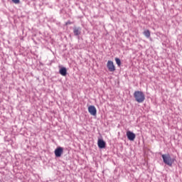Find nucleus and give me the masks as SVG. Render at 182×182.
<instances>
[{
  "mask_svg": "<svg viewBox=\"0 0 182 182\" xmlns=\"http://www.w3.org/2000/svg\"><path fill=\"white\" fill-rule=\"evenodd\" d=\"M134 97L138 103H143L146 100V96L141 91H135L134 93Z\"/></svg>",
  "mask_w": 182,
  "mask_h": 182,
  "instance_id": "f257e3e1",
  "label": "nucleus"
},
{
  "mask_svg": "<svg viewBox=\"0 0 182 182\" xmlns=\"http://www.w3.org/2000/svg\"><path fill=\"white\" fill-rule=\"evenodd\" d=\"M107 68L109 72H114V70H116V67L114 66V63L112 60L107 61Z\"/></svg>",
  "mask_w": 182,
  "mask_h": 182,
  "instance_id": "f03ea898",
  "label": "nucleus"
},
{
  "mask_svg": "<svg viewBox=\"0 0 182 182\" xmlns=\"http://www.w3.org/2000/svg\"><path fill=\"white\" fill-rule=\"evenodd\" d=\"M127 137L128 140H130V141H134V139H136V134H134L130 131H127Z\"/></svg>",
  "mask_w": 182,
  "mask_h": 182,
  "instance_id": "7ed1b4c3",
  "label": "nucleus"
},
{
  "mask_svg": "<svg viewBox=\"0 0 182 182\" xmlns=\"http://www.w3.org/2000/svg\"><path fill=\"white\" fill-rule=\"evenodd\" d=\"M88 112L91 114V116H96V114L97 113L96 107L93 105H90V107H88Z\"/></svg>",
  "mask_w": 182,
  "mask_h": 182,
  "instance_id": "20e7f679",
  "label": "nucleus"
},
{
  "mask_svg": "<svg viewBox=\"0 0 182 182\" xmlns=\"http://www.w3.org/2000/svg\"><path fill=\"white\" fill-rule=\"evenodd\" d=\"M55 157H60L63 154V148L58 147L55 150Z\"/></svg>",
  "mask_w": 182,
  "mask_h": 182,
  "instance_id": "39448f33",
  "label": "nucleus"
},
{
  "mask_svg": "<svg viewBox=\"0 0 182 182\" xmlns=\"http://www.w3.org/2000/svg\"><path fill=\"white\" fill-rule=\"evenodd\" d=\"M97 145L99 149H105L106 147V142L103 139H98Z\"/></svg>",
  "mask_w": 182,
  "mask_h": 182,
  "instance_id": "423d86ee",
  "label": "nucleus"
},
{
  "mask_svg": "<svg viewBox=\"0 0 182 182\" xmlns=\"http://www.w3.org/2000/svg\"><path fill=\"white\" fill-rule=\"evenodd\" d=\"M59 73L61 74L62 76H66L68 74V70H66V68L63 67L60 69Z\"/></svg>",
  "mask_w": 182,
  "mask_h": 182,
  "instance_id": "0eeeda50",
  "label": "nucleus"
},
{
  "mask_svg": "<svg viewBox=\"0 0 182 182\" xmlns=\"http://www.w3.org/2000/svg\"><path fill=\"white\" fill-rule=\"evenodd\" d=\"M82 28L80 27L78 28H74L73 33L75 36H78V35H80V31Z\"/></svg>",
  "mask_w": 182,
  "mask_h": 182,
  "instance_id": "6e6552de",
  "label": "nucleus"
},
{
  "mask_svg": "<svg viewBox=\"0 0 182 182\" xmlns=\"http://www.w3.org/2000/svg\"><path fill=\"white\" fill-rule=\"evenodd\" d=\"M164 162L165 164H167V166H171L173 164V160H164Z\"/></svg>",
  "mask_w": 182,
  "mask_h": 182,
  "instance_id": "1a4fd4ad",
  "label": "nucleus"
},
{
  "mask_svg": "<svg viewBox=\"0 0 182 182\" xmlns=\"http://www.w3.org/2000/svg\"><path fill=\"white\" fill-rule=\"evenodd\" d=\"M162 158H163V160H170V159H171L170 154H163Z\"/></svg>",
  "mask_w": 182,
  "mask_h": 182,
  "instance_id": "9d476101",
  "label": "nucleus"
},
{
  "mask_svg": "<svg viewBox=\"0 0 182 182\" xmlns=\"http://www.w3.org/2000/svg\"><path fill=\"white\" fill-rule=\"evenodd\" d=\"M144 35L146 36V38H149L150 37V31L146 30L144 31Z\"/></svg>",
  "mask_w": 182,
  "mask_h": 182,
  "instance_id": "9b49d317",
  "label": "nucleus"
},
{
  "mask_svg": "<svg viewBox=\"0 0 182 182\" xmlns=\"http://www.w3.org/2000/svg\"><path fill=\"white\" fill-rule=\"evenodd\" d=\"M115 62H116V63H117V65L118 66H121V65H122V61H120V60H119V58H115Z\"/></svg>",
  "mask_w": 182,
  "mask_h": 182,
  "instance_id": "f8f14e48",
  "label": "nucleus"
},
{
  "mask_svg": "<svg viewBox=\"0 0 182 182\" xmlns=\"http://www.w3.org/2000/svg\"><path fill=\"white\" fill-rule=\"evenodd\" d=\"M14 4H19L20 1L19 0H11Z\"/></svg>",
  "mask_w": 182,
  "mask_h": 182,
  "instance_id": "ddd939ff",
  "label": "nucleus"
},
{
  "mask_svg": "<svg viewBox=\"0 0 182 182\" xmlns=\"http://www.w3.org/2000/svg\"><path fill=\"white\" fill-rule=\"evenodd\" d=\"M65 25H72V22H70V21H68L65 23Z\"/></svg>",
  "mask_w": 182,
  "mask_h": 182,
  "instance_id": "4468645a",
  "label": "nucleus"
}]
</instances>
